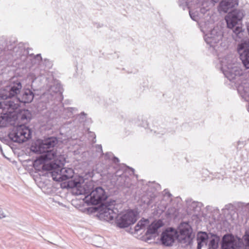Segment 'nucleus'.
Segmentation results:
<instances>
[{
    "mask_svg": "<svg viewBox=\"0 0 249 249\" xmlns=\"http://www.w3.org/2000/svg\"><path fill=\"white\" fill-rule=\"evenodd\" d=\"M71 187L77 188V195H85L86 202L88 205H98L106 200L107 197L105 190L102 187L94 188L92 181H88L83 185L74 182Z\"/></svg>",
    "mask_w": 249,
    "mask_h": 249,
    "instance_id": "f257e3e1",
    "label": "nucleus"
},
{
    "mask_svg": "<svg viewBox=\"0 0 249 249\" xmlns=\"http://www.w3.org/2000/svg\"><path fill=\"white\" fill-rule=\"evenodd\" d=\"M221 70L226 77L236 85L239 93L243 97H249V80H242L244 75L242 71L232 64L226 65L221 62Z\"/></svg>",
    "mask_w": 249,
    "mask_h": 249,
    "instance_id": "f03ea898",
    "label": "nucleus"
},
{
    "mask_svg": "<svg viewBox=\"0 0 249 249\" xmlns=\"http://www.w3.org/2000/svg\"><path fill=\"white\" fill-rule=\"evenodd\" d=\"M28 53L22 42L17 44L15 41H7L4 39H0V56H11L13 60L21 59L24 61Z\"/></svg>",
    "mask_w": 249,
    "mask_h": 249,
    "instance_id": "7ed1b4c3",
    "label": "nucleus"
},
{
    "mask_svg": "<svg viewBox=\"0 0 249 249\" xmlns=\"http://www.w3.org/2000/svg\"><path fill=\"white\" fill-rule=\"evenodd\" d=\"M244 15L242 10L235 9L230 11L225 17L228 28L232 29V37L236 40L242 39L245 33L244 29L239 25L236 26L238 22L241 21Z\"/></svg>",
    "mask_w": 249,
    "mask_h": 249,
    "instance_id": "20e7f679",
    "label": "nucleus"
},
{
    "mask_svg": "<svg viewBox=\"0 0 249 249\" xmlns=\"http://www.w3.org/2000/svg\"><path fill=\"white\" fill-rule=\"evenodd\" d=\"M42 169L46 170H52L51 173L53 179L57 181H65L72 178L74 174L72 168H61L58 163L53 161H50L49 163L43 165Z\"/></svg>",
    "mask_w": 249,
    "mask_h": 249,
    "instance_id": "39448f33",
    "label": "nucleus"
},
{
    "mask_svg": "<svg viewBox=\"0 0 249 249\" xmlns=\"http://www.w3.org/2000/svg\"><path fill=\"white\" fill-rule=\"evenodd\" d=\"M63 88L59 82L54 81L49 89L41 96L43 101L52 106L59 104L63 99Z\"/></svg>",
    "mask_w": 249,
    "mask_h": 249,
    "instance_id": "423d86ee",
    "label": "nucleus"
},
{
    "mask_svg": "<svg viewBox=\"0 0 249 249\" xmlns=\"http://www.w3.org/2000/svg\"><path fill=\"white\" fill-rule=\"evenodd\" d=\"M32 133L28 127L20 125L14 127L8 133V137L13 142L22 143L31 138Z\"/></svg>",
    "mask_w": 249,
    "mask_h": 249,
    "instance_id": "0eeeda50",
    "label": "nucleus"
},
{
    "mask_svg": "<svg viewBox=\"0 0 249 249\" xmlns=\"http://www.w3.org/2000/svg\"><path fill=\"white\" fill-rule=\"evenodd\" d=\"M138 213L133 210H129L125 213L118 215L116 224L118 227L123 229L135 223L137 220Z\"/></svg>",
    "mask_w": 249,
    "mask_h": 249,
    "instance_id": "6e6552de",
    "label": "nucleus"
},
{
    "mask_svg": "<svg viewBox=\"0 0 249 249\" xmlns=\"http://www.w3.org/2000/svg\"><path fill=\"white\" fill-rule=\"evenodd\" d=\"M22 86L19 80L12 82L9 86L3 88L0 91V98L2 100L12 98L20 92Z\"/></svg>",
    "mask_w": 249,
    "mask_h": 249,
    "instance_id": "1a4fd4ad",
    "label": "nucleus"
},
{
    "mask_svg": "<svg viewBox=\"0 0 249 249\" xmlns=\"http://www.w3.org/2000/svg\"><path fill=\"white\" fill-rule=\"evenodd\" d=\"M4 108L8 109V112L0 113V127L7 126L9 124H11L15 121V113H12V110L17 108L18 105L13 102L5 101Z\"/></svg>",
    "mask_w": 249,
    "mask_h": 249,
    "instance_id": "9d476101",
    "label": "nucleus"
},
{
    "mask_svg": "<svg viewBox=\"0 0 249 249\" xmlns=\"http://www.w3.org/2000/svg\"><path fill=\"white\" fill-rule=\"evenodd\" d=\"M192 231V229L189 224H185L184 226H181L179 229V233L177 231L176 236L178 242L186 246H191L193 242Z\"/></svg>",
    "mask_w": 249,
    "mask_h": 249,
    "instance_id": "9b49d317",
    "label": "nucleus"
},
{
    "mask_svg": "<svg viewBox=\"0 0 249 249\" xmlns=\"http://www.w3.org/2000/svg\"><path fill=\"white\" fill-rule=\"evenodd\" d=\"M243 242L239 239H236L233 235L226 234L221 240V249H241Z\"/></svg>",
    "mask_w": 249,
    "mask_h": 249,
    "instance_id": "f8f14e48",
    "label": "nucleus"
},
{
    "mask_svg": "<svg viewBox=\"0 0 249 249\" xmlns=\"http://www.w3.org/2000/svg\"><path fill=\"white\" fill-rule=\"evenodd\" d=\"M237 51L243 66L249 69V40L242 41L238 44Z\"/></svg>",
    "mask_w": 249,
    "mask_h": 249,
    "instance_id": "ddd939ff",
    "label": "nucleus"
},
{
    "mask_svg": "<svg viewBox=\"0 0 249 249\" xmlns=\"http://www.w3.org/2000/svg\"><path fill=\"white\" fill-rule=\"evenodd\" d=\"M222 38L221 31L218 27L213 28L209 33L205 34L204 36L205 42L212 47H214L222 39Z\"/></svg>",
    "mask_w": 249,
    "mask_h": 249,
    "instance_id": "4468645a",
    "label": "nucleus"
},
{
    "mask_svg": "<svg viewBox=\"0 0 249 249\" xmlns=\"http://www.w3.org/2000/svg\"><path fill=\"white\" fill-rule=\"evenodd\" d=\"M57 143V140L56 138L51 137L42 141L38 146V149L36 151L40 153H45L49 154L50 156L54 152L48 150V149L53 147Z\"/></svg>",
    "mask_w": 249,
    "mask_h": 249,
    "instance_id": "2eb2a0df",
    "label": "nucleus"
},
{
    "mask_svg": "<svg viewBox=\"0 0 249 249\" xmlns=\"http://www.w3.org/2000/svg\"><path fill=\"white\" fill-rule=\"evenodd\" d=\"M177 231L172 228H170L163 231L160 236V241L162 245L166 247L172 246L177 238Z\"/></svg>",
    "mask_w": 249,
    "mask_h": 249,
    "instance_id": "dca6fc26",
    "label": "nucleus"
},
{
    "mask_svg": "<svg viewBox=\"0 0 249 249\" xmlns=\"http://www.w3.org/2000/svg\"><path fill=\"white\" fill-rule=\"evenodd\" d=\"M56 156V154L55 152L53 153L51 156L49 154H47L41 155L36 158V160H35L33 162V166L36 170L40 171L41 169L43 171H45L46 170H43L42 169V166L44 165L48 164V163H46V162H47L48 160H51L52 158H55ZM50 162H49V163ZM46 171H51V172L52 170H46Z\"/></svg>",
    "mask_w": 249,
    "mask_h": 249,
    "instance_id": "f3484780",
    "label": "nucleus"
},
{
    "mask_svg": "<svg viewBox=\"0 0 249 249\" xmlns=\"http://www.w3.org/2000/svg\"><path fill=\"white\" fill-rule=\"evenodd\" d=\"M238 5V0H222L218 7L220 13H226Z\"/></svg>",
    "mask_w": 249,
    "mask_h": 249,
    "instance_id": "a211bd4d",
    "label": "nucleus"
},
{
    "mask_svg": "<svg viewBox=\"0 0 249 249\" xmlns=\"http://www.w3.org/2000/svg\"><path fill=\"white\" fill-rule=\"evenodd\" d=\"M163 225V222L161 220H155L151 224L149 223L147 226V230L144 234L146 236V240H149L151 239V235L157 233L158 229L162 227Z\"/></svg>",
    "mask_w": 249,
    "mask_h": 249,
    "instance_id": "6ab92c4d",
    "label": "nucleus"
},
{
    "mask_svg": "<svg viewBox=\"0 0 249 249\" xmlns=\"http://www.w3.org/2000/svg\"><path fill=\"white\" fill-rule=\"evenodd\" d=\"M126 168L130 170L131 173L130 175L133 174L134 173V169L128 166L125 167V171H123L122 174H120L121 171L120 170H117L115 173V176L116 177H119V178L121 180V185L126 187H129L130 186V178L126 175Z\"/></svg>",
    "mask_w": 249,
    "mask_h": 249,
    "instance_id": "aec40b11",
    "label": "nucleus"
},
{
    "mask_svg": "<svg viewBox=\"0 0 249 249\" xmlns=\"http://www.w3.org/2000/svg\"><path fill=\"white\" fill-rule=\"evenodd\" d=\"M99 217L107 221H110L114 218H117V213L111 208L106 207L103 210L100 211Z\"/></svg>",
    "mask_w": 249,
    "mask_h": 249,
    "instance_id": "412c9836",
    "label": "nucleus"
},
{
    "mask_svg": "<svg viewBox=\"0 0 249 249\" xmlns=\"http://www.w3.org/2000/svg\"><path fill=\"white\" fill-rule=\"evenodd\" d=\"M12 113H15V120L16 119H19L23 124L27 123L32 118L31 113L28 110H22L18 114L13 110L12 111Z\"/></svg>",
    "mask_w": 249,
    "mask_h": 249,
    "instance_id": "4be33fe9",
    "label": "nucleus"
},
{
    "mask_svg": "<svg viewBox=\"0 0 249 249\" xmlns=\"http://www.w3.org/2000/svg\"><path fill=\"white\" fill-rule=\"evenodd\" d=\"M34 97V93L32 90L30 89H24L22 93L20 98L18 100L20 102L24 103H28L31 102Z\"/></svg>",
    "mask_w": 249,
    "mask_h": 249,
    "instance_id": "5701e85b",
    "label": "nucleus"
},
{
    "mask_svg": "<svg viewBox=\"0 0 249 249\" xmlns=\"http://www.w3.org/2000/svg\"><path fill=\"white\" fill-rule=\"evenodd\" d=\"M209 239H210V242L208 249H217L220 239V237L215 234L210 233Z\"/></svg>",
    "mask_w": 249,
    "mask_h": 249,
    "instance_id": "b1692460",
    "label": "nucleus"
},
{
    "mask_svg": "<svg viewBox=\"0 0 249 249\" xmlns=\"http://www.w3.org/2000/svg\"><path fill=\"white\" fill-rule=\"evenodd\" d=\"M149 224V220L142 218L136 224L134 228V231L133 233H138V232L142 230L145 229Z\"/></svg>",
    "mask_w": 249,
    "mask_h": 249,
    "instance_id": "393cba45",
    "label": "nucleus"
},
{
    "mask_svg": "<svg viewBox=\"0 0 249 249\" xmlns=\"http://www.w3.org/2000/svg\"><path fill=\"white\" fill-rule=\"evenodd\" d=\"M202 206L203 204L202 203L197 201H193L188 204V208L191 211L196 213H198L201 211Z\"/></svg>",
    "mask_w": 249,
    "mask_h": 249,
    "instance_id": "a878e982",
    "label": "nucleus"
},
{
    "mask_svg": "<svg viewBox=\"0 0 249 249\" xmlns=\"http://www.w3.org/2000/svg\"><path fill=\"white\" fill-rule=\"evenodd\" d=\"M210 236V233H207L206 232H200L197 234V241L204 243L206 245Z\"/></svg>",
    "mask_w": 249,
    "mask_h": 249,
    "instance_id": "bb28decb",
    "label": "nucleus"
},
{
    "mask_svg": "<svg viewBox=\"0 0 249 249\" xmlns=\"http://www.w3.org/2000/svg\"><path fill=\"white\" fill-rule=\"evenodd\" d=\"M154 196L150 195L149 196L148 195H143L141 198V200L143 203L146 204L147 206H150L153 203V200L154 198Z\"/></svg>",
    "mask_w": 249,
    "mask_h": 249,
    "instance_id": "cd10ccee",
    "label": "nucleus"
},
{
    "mask_svg": "<svg viewBox=\"0 0 249 249\" xmlns=\"http://www.w3.org/2000/svg\"><path fill=\"white\" fill-rule=\"evenodd\" d=\"M65 111L69 113L68 116H71L73 115L74 112L77 110L76 108L68 107L65 109Z\"/></svg>",
    "mask_w": 249,
    "mask_h": 249,
    "instance_id": "c85d7f7f",
    "label": "nucleus"
},
{
    "mask_svg": "<svg viewBox=\"0 0 249 249\" xmlns=\"http://www.w3.org/2000/svg\"><path fill=\"white\" fill-rule=\"evenodd\" d=\"M86 115L87 114L84 112H81L80 114L78 115V120L80 123H83L85 121L86 119Z\"/></svg>",
    "mask_w": 249,
    "mask_h": 249,
    "instance_id": "c756f323",
    "label": "nucleus"
},
{
    "mask_svg": "<svg viewBox=\"0 0 249 249\" xmlns=\"http://www.w3.org/2000/svg\"><path fill=\"white\" fill-rule=\"evenodd\" d=\"M189 15L191 17V18L195 21H196L198 18V14L196 12H193L191 11H189Z\"/></svg>",
    "mask_w": 249,
    "mask_h": 249,
    "instance_id": "7c9ffc66",
    "label": "nucleus"
},
{
    "mask_svg": "<svg viewBox=\"0 0 249 249\" xmlns=\"http://www.w3.org/2000/svg\"><path fill=\"white\" fill-rule=\"evenodd\" d=\"M244 239L245 242V247L249 246V233H246L244 236Z\"/></svg>",
    "mask_w": 249,
    "mask_h": 249,
    "instance_id": "2f4dec72",
    "label": "nucleus"
},
{
    "mask_svg": "<svg viewBox=\"0 0 249 249\" xmlns=\"http://www.w3.org/2000/svg\"><path fill=\"white\" fill-rule=\"evenodd\" d=\"M163 192L164 197L167 196L169 198H170V201H171L172 198L171 197L172 196V194L166 189H165Z\"/></svg>",
    "mask_w": 249,
    "mask_h": 249,
    "instance_id": "473e14b6",
    "label": "nucleus"
},
{
    "mask_svg": "<svg viewBox=\"0 0 249 249\" xmlns=\"http://www.w3.org/2000/svg\"><path fill=\"white\" fill-rule=\"evenodd\" d=\"M23 44H24V46L25 47V50L28 51V52H29V53L27 54L26 58H27L28 55L30 56H35L33 53H31V52H29V50H31V49L29 48H26V47L25 46V44L24 43H23ZM26 59H27V58H26ZM20 60L22 62H25L26 59H25L24 61H22L21 59H20Z\"/></svg>",
    "mask_w": 249,
    "mask_h": 249,
    "instance_id": "72a5a7b5",
    "label": "nucleus"
},
{
    "mask_svg": "<svg viewBox=\"0 0 249 249\" xmlns=\"http://www.w3.org/2000/svg\"><path fill=\"white\" fill-rule=\"evenodd\" d=\"M113 156H114L113 155V153L111 152H107L105 154V157L106 159H112Z\"/></svg>",
    "mask_w": 249,
    "mask_h": 249,
    "instance_id": "f704fd0d",
    "label": "nucleus"
},
{
    "mask_svg": "<svg viewBox=\"0 0 249 249\" xmlns=\"http://www.w3.org/2000/svg\"><path fill=\"white\" fill-rule=\"evenodd\" d=\"M89 136L91 137H93V139L92 140V142L93 143H95L96 142V135L94 132H89Z\"/></svg>",
    "mask_w": 249,
    "mask_h": 249,
    "instance_id": "c9c22d12",
    "label": "nucleus"
},
{
    "mask_svg": "<svg viewBox=\"0 0 249 249\" xmlns=\"http://www.w3.org/2000/svg\"><path fill=\"white\" fill-rule=\"evenodd\" d=\"M96 151H97V152H101L102 154H103V150H102V145L101 144H97V145H96Z\"/></svg>",
    "mask_w": 249,
    "mask_h": 249,
    "instance_id": "e433bc0d",
    "label": "nucleus"
},
{
    "mask_svg": "<svg viewBox=\"0 0 249 249\" xmlns=\"http://www.w3.org/2000/svg\"><path fill=\"white\" fill-rule=\"evenodd\" d=\"M111 160H112L113 162L116 164H118L119 162V161H120L119 159L114 156H113Z\"/></svg>",
    "mask_w": 249,
    "mask_h": 249,
    "instance_id": "4c0bfd02",
    "label": "nucleus"
},
{
    "mask_svg": "<svg viewBox=\"0 0 249 249\" xmlns=\"http://www.w3.org/2000/svg\"><path fill=\"white\" fill-rule=\"evenodd\" d=\"M6 215L4 213L2 208H0V218H5Z\"/></svg>",
    "mask_w": 249,
    "mask_h": 249,
    "instance_id": "58836bf2",
    "label": "nucleus"
},
{
    "mask_svg": "<svg viewBox=\"0 0 249 249\" xmlns=\"http://www.w3.org/2000/svg\"><path fill=\"white\" fill-rule=\"evenodd\" d=\"M204 244H205V243H203V242L197 241V249H201V248Z\"/></svg>",
    "mask_w": 249,
    "mask_h": 249,
    "instance_id": "ea45409f",
    "label": "nucleus"
},
{
    "mask_svg": "<svg viewBox=\"0 0 249 249\" xmlns=\"http://www.w3.org/2000/svg\"><path fill=\"white\" fill-rule=\"evenodd\" d=\"M34 56L36 57V58H37V59H38V58H39L40 59H42L40 54H37L36 56L35 55Z\"/></svg>",
    "mask_w": 249,
    "mask_h": 249,
    "instance_id": "a19ab883",
    "label": "nucleus"
},
{
    "mask_svg": "<svg viewBox=\"0 0 249 249\" xmlns=\"http://www.w3.org/2000/svg\"><path fill=\"white\" fill-rule=\"evenodd\" d=\"M230 208V204L225 205V209L227 210H229Z\"/></svg>",
    "mask_w": 249,
    "mask_h": 249,
    "instance_id": "79ce46f5",
    "label": "nucleus"
},
{
    "mask_svg": "<svg viewBox=\"0 0 249 249\" xmlns=\"http://www.w3.org/2000/svg\"><path fill=\"white\" fill-rule=\"evenodd\" d=\"M200 11H201V13H204L205 11H206V10L204 8H202L200 9Z\"/></svg>",
    "mask_w": 249,
    "mask_h": 249,
    "instance_id": "37998d69",
    "label": "nucleus"
},
{
    "mask_svg": "<svg viewBox=\"0 0 249 249\" xmlns=\"http://www.w3.org/2000/svg\"><path fill=\"white\" fill-rule=\"evenodd\" d=\"M219 0H212V1L213 2V3H217L219 1Z\"/></svg>",
    "mask_w": 249,
    "mask_h": 249,
    "instance_id": "c03bdc74",
    "label": "nucleus"
},
{
    "mask_svg": "<svg viewBox=\"0 0 249 249\" xmlns=\"http://www.w3.org/2000/svg\"><path fill=\"white\" fill-rule=\"evenodd\" d=\"M0 151L2 153V147L1 146V145H0Z\"/></svg>",
    "mask_w": 249,
    "mask_h": 249,
    "instance_id": "a18cd8bd",
    "label": "nucleus"
},
{
    "mask_svg": "<svg viewBox=\"0 0 249 249\" xmlns=\"http://www.w3.org/2000/svg\"><path fill=\"white\" fill-rule=\"evenodd\" d=\"M247 29H248V33L249 34V25L248 26Z\"/></svg>",
    "mask_w": 249,
    "mask_h": 249,
    "instance_id": "49530a36",
    "label": "nucleus"
},
{
    "mask_svg": "<svg viewBox=\"0 0 249 249\" xmlns=\"http://www.w3.org/2000/svg\"><path fill=\"white\" fill-rule=\"evenodd\" d=\"M245 249H249V246L245 247Z\"/></svg>",
    "mask_w": 249,
    "mask_h": 249,
    "instance_id": "de8ad7c7",
    "label": "nucleus"
},
{
    "mask_svg": "<svg viewBox=\"0 0 249 249\" xmlns=\"http://www.w3.org/2000/svg\"><path fill=\"white\" fill-rule=\"evenodd\" d=\"M11 59V57L10 56L8 57V58H7V59Z\"/></svg>",
    "mask_w": 249,
    "mask_h": 249,
    "instance_id": "09e8293b",
    "label": "nucleus"
},
{
    "mask_svg": "<svg viewBox=\"0 0 249 249\" xmlns=\"http://www.w3.org/2000/svg\"><path fill=\"white\" fill-rule=\"evenodd\" d=\"M0 106H1V103L0 102Z\"/></svg>",
    "mask_w": 249,
    "mask_h": 249,
    "instance_id": "8fccbe9b",
    "label": "nucleus"
}]
</instances>
